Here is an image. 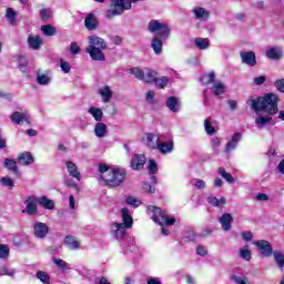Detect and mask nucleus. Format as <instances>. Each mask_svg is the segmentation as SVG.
<instances>
[{
	"instance_id": "obj_1",
	"label": "nucleus",
	"mask_w": 284,
	"mask_h": 284,
	"mask_svg": "<svg viewBox=\"0 0 284 284\" xmlns=\"http://www.w3.org/2000/svg\"><path fill=\"white\" fill-rule=\"evenodd\" d=\"M247 104L254 112H267L274 115L278 112V95L267 93L264 97H251Z\"/></svg>"
},
{
	"instance_id": "obj_2",
	"label": "nucleus",
	"mask_w": 284,
	"mask_h": 284,
	"mask_svg": "<svg viewBox=\"0 0 284 284\" xmlns=\"http://www.w3.org/2000/svg\"><path fill=\"white\" fill-rule=\"evenodd\" d=\"M100 179L103 181L104 185H110L111 187L119 186L123 181H125V170L124 169H112L106 164L99 165Z\"/></svg>"
},
{
	"instance_id": "obj_3",
	"label": "nucleus",
	"mask_w": 284,
	"mask_h": 284,
	"mask_svg": "<svg viewBox=\"0 0 284 284\" xmlns=\"http://www.w3.org/2000/svg\"><path fill=\"white\" fill-rule=\"evenodd\" d=\"M104 50H108V42H105L103 38L94 34L88 38L85 52L92 61H105Z\"/></svg>"
},
{
	"instance_id": "obj_4",
	"label": "nucleus",
	"mask_w": 284,
	"mask_h": 284,
	"mask_svg": "<svg viewBox=\"0 0 284 284\" xmlns=\"http://www.w3.org/2000/svg\"><path fill=\"white\" fill-rule=\"evenodd\" d=\"M146 214L151 216L154 223L158 225H174L176 220L174 217H170L166 211H162L161 207L149 205L146 207Z\"/></svg>"
},
{
	"instance_id": "obj_5",
	"label": "nucleus",
	"mask_w": 284,
	"mask_h": 284,
	"mask_svg": "<svg viewBox=\"0 0 284 284\" xmlns=\"http://www.w3.org/2000/svg\"><path fill=\"white\" fill-rule=\"evenodd\" d=\"M148 30L154 37H158L163 40H168L170 34H172V27L168 22L161 20H151L148 23Z\"/></svg>"
},
{
	"instance_id": "obj_6",
	"label": "nucleus",
	"mask_w": 284,
	"mask_h": 284,
	"mask_svg": "<svg viewBox=\"0 0 284 284\" xmlns=\"http://www.w3.org/2000/svg\"><path fill=\"white\" fill-rule=\"evenodd\" d=\"M132 4L130 0H111L110 9L105 11L106 19H114V17H121L125 10H130Z\"/></svg>"
},
{
	"instance_id": "obj_7",
	"label": "nucleus",
	"mask_w": 284,
	"mask_h": 284,
	"mask_svg": "<svg viewBox=\"0 0 284 284\" xmlns=\"http://www.w3.org/2000/svg\"><path fill=\"white\" fill-rule=\"evenodd\" d=\"M131 74H134L139 81H144V83H154L156 81V71L152 69L141 70L139 68L131 69Z\"/></svg>"
},
{
	"instance_id": "obj_8",
	"label": "nucleus",
	"mask_w": 284,
	"mask_h": 284,
	"mask_svg": "<svg viewBox=\"0 0 284 284\" xmlns=\"http://www.w3.org/2000/svg\"><path fill=\"white\" fill-rule=\"evenodd\" d=\"M26 209L22 211L23 214H28V216H37L39 214V201L38 196L30 195L24 200Z\"/></svg>"
},
{
	"instance_id": "obj_9",
	"label": "nucleus",
	"mask_w": 284,
	"mask_h": 284,
	"mask_svg": "<svg viewBox=\"0 0 284 284\" xmlns=\"http://www.w3.org/2000/svg\"><path fill=\"white\" fill-rule=\"evenodd\" d=\"M128 230H129L128 226L123 223H116V222L111 223V235L116 241H121L122 239H125V236L128 235Z\"/></svg>"
},
{
	"instance_id": "obj_10",
	"label": "nucleus",
	"mask_w": 284,
	"mask_h": 284,
	"mask_svg": "<svg viewBox=\"0 0 284 284\" xmlns=\"http://www.w3.org/2000/svg\"><path fill=\"white\" fill-rule=\"evenodd\" d=\"M161 139L162 136L159 133H146L143 138V143L146 148H150V150H156Z\"/></svg>"
},
{
	"instance_id": "obj_11",
	"label": "nucleus",
	"mask_w": 284,
	"mask_h": 284,
	"mask_svg": "<svg viewBox=\"0 0 284 284\" xmlns=\"http://www.w3.org/2000/svg\"><path fill=\"white\" fill-rule=\"evenodd\" d=\"M160 154H172L174 152V140L169 139L163 141V138H161L156 149Z\"/></svg>"
},
{
	"instance_id": "obj_12",
	"label": "nucleus",
	"mask_w": 284,
	"mask_h": 284,
	"mask_svg": "<svg viewBox=\"0 0 284 284\" xmlns=\"http://www.w3.org/2000/svg\"><path fill=\"white\" fill-rule=\"evenodd\" d=\"M48 232H50V227L48 224L43 222H36L33 225V234L37 239H45L48 236Z\"/></svg>"
},
{
	"instance_id": "obj_13",
	"label": "nucleus",
	"mask_w": 284,
	"mask_h": 284,
	"mask_svg": "<svg viewBox=\"0 0 284 284\" xmlns=\"http://www.w3.org/2000/svg\"><path fill=\"white\" fill-rule=\"evenodd\" d=\"M240 57L244 65H248V68L256 65V53L254 51H242Z\"/></svg>"
},
{
	"instance_id": "obj_14",
	"label": "nucleus",
	"mask_w": 284,
	"mask_h": 284,
	"mask_svg": "<svg viewBox=\"0 0 284 284\" xmlns=\"http://www.w3.org/2000/svg\"><path fill=\"white\" fill-rule=\"evenodd\" d=\"M148 159L143 154H134L131 159V168L132 170H143Z\"/></svg>"
},
{
	"instance_id": "obj_15",
	"label": "nucleus",
	"mask_w": 284,
	"mask_h": 284,
	"mask_svg": "<svg viewBox=\"0 0 284 284\" xmlns=\"http://www.w3.org/2000/svg\"><path fill=\"white\" fill-rule=\"evenodd\" d=\"M256 245L257 250L261 251L263 256L270 257L272 256V244L265 240H260L254 243Z\"/></svg>"
},
{
	"instance_id": "obj_16",
	"label": "nucleus",
	"mask_w": 284,
	"mask_h": 284,
	"mask_svg": "<svg viewBox=\"0 0 284 284\" xmlns=\"http://www.w3.org/2000/svg\"><path fill=\"white\" fill-rule=\"evenodd\" d=\"M120 214L122 216V224L128 229H132V225H134V219H132V212H130V209L125 206L122 207Z\"/></svg>"
},
{
	"instance_id": "obj_17",
	"label": "nucleus",
	"mask_w": 284,
	"mask_h": 284,
	"mask_svg": "<svg viewBox=\"0 0 284 284\" xmlns=\"http://www.w3.org/2000/svg\"><path fill=\"white\" fill-rule=\"evenodd\" d=\"M166 108L170 110V112H173V114H176L181 111V100L176 97H170L166 99Z\"/></svg>"
},
{
	"instance_id": "obj_18",
	"label": "nucleus",
	"mask_w": 284,
	"mask_h": 284,
	"mask_svg": "<svg viewBox=\"0 0 284 284\" xmlns=\"http://www.w3.org/2000/svg\"><path fill=\"white\" fill-rule=\"evenodd\" d=\"M234 221V217L230 213H224L220 217V224L224 232H230L232 230V223Z\"/></svg>"
},
{
	"instance_id": "obj_19",
	"label": "nucleus",
	"mask_w": 284,
	"mask_h": 284,
	"mask_svg": "<svg viewBox=\"0 0 284 284\" xmlns=\"http://www.w3.org/2000/svg\"><path fill=\"white\" fill-rule=\"evenodd\" d=\"M11 121L21 125L22 123H30V114L26 112H13L11 115Z\"/></svg>"
},
{
	"instance_id": "obj_20",
	"label": "nucleus",
	"mask_w": 284,
	"mask_h": 284,
	"mask_svg": "<svg viewBox=\"0 0 284 284\" xmlns=\"http://www.w3.org/2000/svg\"><path fill=\"white\" fill-rule=\"evenodd\" d=\"M99 94L102 99L103 103H110L112 101V97H114V92L110 85H104L99 89Z\"/></svg>"
},
{
	"instance_id": "obj_21",
	"label": "nucleus",
	"mask_w": 284,
	"mask_h": 284,
	"mask_svg": "<svg viewBox=\"0 0 284 284\" xmlns=\"http://www.w3.org/2000/svg\"><path fill=\"white\" fill-rule=\"evenodd\" d=\"M27 41L31 50H41V45H43V38L40 36L30 34Z\"/></svg>"
},
{
	"instance_id": "obj_22",
	"label": "nucleus",
	"mask_w": 284,
	"mask_h": 284,
	"mask_svg": "<svg viewBox=\"0 0 284 284\" xmlns=\"http://www.w3.org/2000/svg\"><path fill=\"white\" fill-rule=\"evenodd\" d=\"M192 12L197 21H206V19H210V11H207L205 8L195 7L193 8Z\"/></svg>"
},
{
	"instance_id": "obj_23",
	"label": "nucleus",
	"mask_w": 284,
	"mask_h": 284,
	"mask_svg": "<svg viewBox=\"0 0 284 284\" xmlns=\"http://www.w3.org/2000/svg\"><path fill=\"white\" fill-rule=\"evenodd\" d=\"M67 171L72 176V179H75L77 181H81V172H79V168H77V164L72 161H67Z\"/></svg>"
},
{
	"instance_id": "obj_24",
	"label": "nucleus",
	"mask_w": 284,
	"mask_h": 284,
	"mask_svg": "<svg viewBox=\"0 0 284 284\" xmlns=\"http://www.w3.org/2000/svg\"><path fill=\"white\" fill-rule=\"evenodd\" d=\"M241 141V133H234L232 139L226 143L225 152H234Z\"/></svg>"
},
{
	"instance_id": "obj_25",
	"label": "nucleus",
	"mask_w": 284,
	"mask_h": 284,
	"mask_svg": "<svg viewBox=\"0 0 284 284\" xmlns=\"http://www.w3.org/2000/svg\"><path fill=\"white\" fill-rule=\"evenodd\" d=\"M94 134L98 139H103L108 136V124L103 122H98L94 125Z\"/></svg>"
},
{
	"instance_id": "obj_26",
	"label": "nucleus",
	"mask_w": 284,
	"mask_h": 284,
	"mask_svg": "<svg viewBox=\"0 0 284 284\" xmlns=\"http://www.w3.org/2000/svg\"><path fill=\"white\" fill-rule=\"evenodd\" d=\"M18 163H20V165H32V163H34V156H32L30 152L21 153L18 156Z\"/></svg>"
},
{
	"instance_id": "obj_27",
	"label": "nucleus",
	"mask_w": 284,
	"mask_h": 284,
	"mask_svg": "<svg viewBox=\"0 0 284 284\" xmlns=\"http://www.w3.org/2000/svg\"><path fill=\"white\" fill-rule=\"evenodd\" d=\"M64 245H67L69 250H79V247H81V242L78 241L75 236L68 235L64 239Z\"/></svg>"
},
{
	"instance_id": "obj_28",
	"label": "nucleus",
	"mask_w": 284,
	"mask_h": 284,
	"mask_svg": "<svg viewBox=\"0 0 284 284\" xmlns=\"http://www.w3.org/2000/svg\"><path fill=\"white\" fill-rule=\"evenodd\" d=\"M163 39L159 37H154L151 41V48L154 54H161L163 52Z\"/></svg>"
},
{
	"instance_id": "obj_29",
	"label": "nucleus",
	"mask_w": 284,
	"mask_h": 284,
	"mask_svg": "<svg viewBox=\"0 0 284 284\" xmlns=\"http://www.w3.org/2000/svg\"><path fill=\"white\" fill-rule=\"evenodd\" d=\"M38 205L43 207L44 210H54L55 204L52 200L48 199V196L42 195L38 197Z\"/></svg>"
},
{
	"instance_id": "obj_30",
	"label": "nucleus",
	"mask_w": 284,
	"mask_h": 284,
	"mask_svg": "<svg viewBox=\"0 0 284 284\" xmlns=\"http://www.w3.org/2000/svg\"><path fill=\"white\" fill-rule=\"evenodd\" d=\"M88 114H90L97 123L103 121V110L101 108L90 106Z\"/></svg>"
},
{
	"instance_id": "obj_31",
	"label": "nucleus",
	"mask_w": 284,
	"mask_h": 284,
	"mask_svg": "<svg viewBox=\"0 0 284 284\" xmlns=\"http://www.w3.org/2000/svg\"><path fill=\"white\" fill-rule=\"evenodd\" d=\"M266 57L272 61H278L283 57V51L280 48H271L266 50Z\"/></svg>"
},
{
	"instance_id": "obj_32",
	"label": "nucleus",
	"mask_w": 284,
	"mask_h": 284,
	"mask_svg": "<svg viewBox=\"0 0 284 284\" xmlns=\"http://www.w3.org/2000/svg\"><path fill=\"white\" fill-rule=\"evenodd\" d=\"M272 123V115H258L255 120L256 128L263 129L266 128V125H270Z\"/></svg>"
},
{
	"instance_id": "obj_33",
	"label": "nucleus",
	"mask_w": 284,
	"mask_h": 284,
	"mask_svg": "<svg viewBox=\"0 0 284 284\" xmlns=\"http://www.w3.org/2000/svg\"><path fill=\"white\" fill-rule=\"evenodd\" d=\"M214 123H216L214 121V119L212 118H206L204 121V130L206 132V134H209V136H212L213 134H216V129H214Z\"/></svg>"
},
{
	"instance_id": "obj_34",
	"label": "nucleus",
	"mask_w": 284,
	"mask_h": 284,
	"mask_svg": "<svg viewBox=\"0 0 284 284\" xmlns=\"http://www.w3.org/2000/svg\"><path fill=\"white\" fill-rule=\"evenodd\" d=\"M211 91L213 92V94H215V97H221V94H225V83L221 81L213 82Z\"/></svg>"
},
{
	"instance_id": "obj_35",
	"label": "nucleus",
	"mask_w": 284,
	"mask_h": 284,
	"mask_svg": "<svg viewBox=\"0 0 284 284\" xmlns=\"http://www.w3.org/2000/svg\"><path fill=\"white\" fill-rule=\"evenodd\" d=\"M193 43L197 50H207L210 48V39L207 38H195Z\"/></svg>"
},
{
	"instance_id": "obj_36",
	"label": "nucleus",
	"mask_w": 284,
	"mask_h": 284,
	"mask_svg": "<svg viewBox=\"0 0 284 284\" xmlns=\"http://www.w3.org/2000/svg\"><path fill=\"white\" fill-rule=\"evenodd\" d=\"M217 173L220 174V176H222V179H224V181H226V183H230V185H234L236 183V179L227 173V171H225V168H219Z\"/></svg>"
},
{
	"instance_id": "obj_37",
	"label": "nucleus",
	"mask_w": 284,
	"mask_h": 284,
	"mask_svg": "<svg viewBox=\"0 0 284 284\" xmlns=\"http://www.w3.org/2000/svg\"><path fill=\"white\" fill-rule=\"evenodd\" d=\"M84 26L88 30H97L98 21L94 14H88L84 20Z\"/></svg>"
},
{
	"instance_id": "obj_38",
	"label": "nucleus",
	"mask_w": 284,
	"mask_h": 284,
	"mask_svg": "<svg viewBox=\"0 0 284 284\" xmlns=\"http://www.w3.org/2000/svg\"><path fill=\"white\" fill-rule=\"evenodd\" d=\"M239 256L243 261H246V262L252 261V250H250V246L240 247Z\"/></svg>"
},
{
	"instance_id": "obj_39",
	"label": "nucleus",
	"mask_w": 284,
	"mask_h": 284,
	"mask_svg": "<svg viewBox=\"0 0 284 284\" xmlns=\"http://www.w3.org/2000/svg\"><path fill=\"white\" fill-rule=\"evenodd\" d=\"M207 203H210V205L213 207H223V205L226 203V200L225 197L217 199L216 196H209Z\"/></svg>"
},
{
	"instance_id": "obj_40",
	"label": "nucleus",
	"mask_w": 284,
	"mask_h": 284,
	"mask_svg": "<svg viewBox=\"0 0 284 284\" xmlns=\"http://www.w3.org/2000/svg\"><path fill=\"white\" fill-rule=\"evenodd\" d=\"M53 265H57L61 272H68V270H71L70 264L61 258L53 257Z\"/></svg>"
},
{
	"instance_id": "obj_41",
	"label": "nucleus",
	"mask_w": 284,
	"mask_h": 284,
	"mask_svg": "<svg viewBox=\"0 0 284 284\" xmlns=\"http://www.w3.org/2000/svg\"><path fill=\"white\" fill-rule=\"evenodd\" d=\"M4 168H7V170H10L11 172H13V174H19V168L17 166V161H14L12 159L4 160Z\"/></svg>"
},
{
	"instance_id": "obj_42",
	"label": "nucleus",
	"mask_w": 284,
	"mask_h": 284,
	"mask_svg": "<svg viewBox=\"0 0 284 284\" xmlns=\"http://www.w3.org/2000/svg\"><path fill=\"white\" fill-rule=\"evenodd\" d=\"M41 32L44 37H54V34H57V29L50 24H45L41 27Z\"/></svg>"
},
{
	"instance_id": "obj_43",
	"label": "nucleus",
	"mask_w": 284,
	"mask_h": 284,
	"mask_svg": "<svg viewBox=\"0 0 284 284\" xmlns=\"http://www.w3.org/2000/svg\"><path fill=\"white\" fill-rule=\"evenodd\" d=\"M125 203L126 205L136 209L140 207V205H142L143 202H141V200L135 196H128Z\"/></svg>"
},
{
	"instance_id": "obj_44",
	"label": "nucleus",
	"mask_w": 284,
	"mask_h": 284,
	"mask_svg": "<svg viewBox=\"0 0 284 284\" xmlns=\"http://www.w3.org/2000/svg\"><path fill=\"white\" fill-rule=\"evenodd\" d=\"M50 81H52V79L45 73L38 74L37 77V83H39V85H50Z\"/></svg>"
},
{
	"instance_id": "obj_45",
	"label": "nucleus",
	"mask_w": 284,
	"mask_h": 284,
	"mask_svg": "<svg viewBox=\"0 0 284 284\" xmlns=\"http://www.w3.org/2000/svg\"><path fill=\"white\" fill-rule=\"evenodd\" d=\"M274 261L277 264L278 267H284V254L278 251L273 252Z\"/></svg>"
},
{
	"instance_id": "obj_46",
	"label": "nucleus",
	"mask_w": 284,
	"mask_h": 284,
	"mask_svg": "<svg viewBox=\"0 0 284 284\" xmlns=\"http://www.w3.org/2000/svg\"><path fill=\"white\" fill-rule=\"evenodd\" d=\"M214 72H210L201 77L200 81L203 85H210V83H214Z\"/></svg>"
},
{
	"instance_id": "obj_47",
	"label": "nucleus",
	"mask_w": 284,
	"mask_h": 284,
	"mask_svg": "<svg viewBox=\"0 0 284 284\" xmlns=\"http://www.w3.org/2000/svg\"><path fill=\"white\" fill-rule=\"evenodd\" d=\"M0 183L1 185L8 187L9 190H12V187H14V180H12L10 176L1 178Z\"/></svg>"
},
{
	"instance_id": "obj_48",
	"label": "nucleus",
	"mask_w": 284,
	"mask_h": 284,
	"mask_svg": "<svg viewBox=\"0 0 284 284\" xmlns=\"http://www.w3.org/2000/svg\"><path fill=\"white\" fill-rule=\"evenodd\" d=\"M6 17L9 20V22L11 23V26H14V22L17 21V12L14 11V9L8 8Z\"/></svg>"
},
{
	"instance_id": "obj_49",
	"label": "nucleus",
	"mask_w": 284,
	"mask_h": 284,
	"mask_svg": "<svg viewBox=\"0 0 284 284\" xmlns=\"http://www.w3.org/2000/svg\"><path fill=\"white\" fill-rule=\"evenodd\" d=\"M17 274V270L10 268L8 266H2L0 268V276H14Z\"/></svg>"
},
{
	"instance_id": "obj_50",
	"label": "nucleus",
	"mask_w": 284,
	"mask_h": 284,
	"mask_svg": "<svg viewBox=\"0 0 284 284\" xmlns=\"http://www.w3.org/2000/svg\"><path fill=\"white\" fill-rule=\"evenodd\" d=\"M18 65L21 72H26L28 67V58H26V55H20L18 58Z\"/></svg>"
},
{
	"instance_id": "obj_51",
	"label": "nucleus",
	"mask_w": 284,
	"mask_h": 284,
	"mask_svg": "<svg viewBox=\"0 0 284 284\" xmlns=\"http://www.w3.org/2000/svg\"><path fill=\"white\" fill-rule=\"evenodd\" d=\"M40 18L42 21H50L52 19V9H42L40 11Z\"/></svg>"
},
{
	"instance_id": "obj_52",
	"label": "nucleus",
	"mask_w": 284,
	"mask_h": 284,
	"mask_svg": "<svg viewBox=\"0 0 284 284\" xmlns=\"http://www.w3.org/2000/svg\"><path fill=\"white\" fill-rule=\"evenodd\" d=\"M37 278H39V281H41V283H43V284H50V275H48L43 271H39L37 273Z\"/></svg>"
},
{
	"instance_id": "obj_53",
	"label": "nucleus",
	"mask_w": 284,
	"mask_h": 284,
	"mask_svg": "<svg viewBox=\"0 0 284 284\" xmlns=\"http://www.w3.org/2000/svg\"><path fill=\"white\" fill-rule=\"evenodd\" d=\"M153 83H155L158 88H165L168 83H170V80L166 77L155 78Z\"/></svg>"
},
{
	"instance_id": "obj_54",
	"label": "nucleus",
	"mask_w": 284,
	"mask_h": 284,
	"mask_svg": "<svg viewBox=\"0 0 284 284\" xmlns=\"http://www.w3.org/2000/svg\"><path fill=\"white\" fill-rule=\"evenodd\" d=\"M60 68L64 74L70 73V71L72 70V67L70 65V63L64 60H60Z\"/></svg>"
},
{
	"instance_id": "obj_55",
	"label": "nucleus",
	"mask_w": 284,
	"mask_h": 284,
	"mask_svg": "<svg viewBox=\"0 0 284 284\" xmlns=\"http://www.w3.org/2000/svg\"><path fill=\"white\" fill-rule=\"evenodd\" d=\"M8 256H10V248L8 245H0V258H8Z\"/></svg>"
},
{
	"instance_id": "obj_56",
	"label": "nucleus",
	"mask_w": 284,
	"mask_h": 284,
	"mask_svg": "<svg viewBox=\"0 0 284 284\" xmlns=\"http://www.w3.org/2000/svg\"><path fill=\"white\" fill-rule=\"evenodd\" d=\"M241 237L243 239V241H245L246 243H250V241H252V239H254V234H252L251 231H244L241 233Z\"/></svg>"
},
{
	"instance_id": "obj_57",
	"label": "nucleus",
	"mask_w": 284,
	"mask_h": 284,
	"mask_svg": "<svg viewBox=\"0 0 284 284\" xmlns=\"http://www.w3.org/2000/svg\"><path fill=\"white\" fill-rule=\"evenodd\" d=\"M158 170H159V168H158V165H156V161L150 160V161H149V172H150L151 174H156Z\"/></svg>"
},
{
	"instance_id": "obj_58",
	"label": "nucleus",
	"mask_w": 284,
	"mask_h": 284,
	"mask_svg": "<svg viewBox=\"0 0 284 284\" xmlns=\"http://www.w3.org/2000/svg\"><path fill=\"white\" fill-rule=\"evenodd\" d=\"M142 190H143V192H146V194H154V192H156V189H154V186L150 185V183H144L142 185Z\"/></svg>"
},
{
	"instance_id": "obj_59",
	"label": "nucleus",
	"mask_w": 284,
	"mask_h": 284,
	"mask_svg": "<svg viewBox=\"0 0 284 284\" xmlns=\"http://www.w3.org/2000/svg\"><path fill=\"white\" fill-rule=\"evenodd\" d=\"M275 88L278 92H281L282 94H284V79H277L275 81Z\"/></svg>"
},
{
	"instance_id": "obj_60",
	"label": "nucleus",
	"mask_w": 284,
	"mask_h": 284,
	"mask_svg": "<svg viewBox=\"0 0 284 284\" xmlns=\"http://www.w3.org/2000/svg\"><path fill=\"white\" fill-rule=\"evenodd\" d=\"M231 280L234 281V283H237V284H247L246 277H242V276H239V275H233L231 277Z\"/></svg>"
},
{
	"instance_id": "obj_61",
	"label": "nucleus",
	"mask_w": 284,
	"mask_h": 284,
	"mask_svg": "<svg viewBox=\"0 0 284 284\" xmlns=\"http://www.w3.org/2000/svg\"><path fill=\"white\" fill-rule=\"evenodd\" d=\"M196 255L197 256H207V248L203 245H199L196 247Z\"/></svg>"
},
{
	"instance_id": "obj_62",
	"label": "nucleus",
	"mask_w": 284,
	"mask_h": 284,
	"mask_svg": "<svg viewBox=\"0 0 284 284\" xmlns=\"http://www.w3.org/2000/svg\"><path fill=\"white\" fill-rule=\"evenodd\" d=\"M70 52H71V54H79V52H81V48L79 47V44L77 42L71 43Z\"/></svg>"
},
{
	"instance_id": "obj_63",
	"label": "nucleus",
	"mask_w": 284,
	"mask_h": 284,
	"mask_svg": "<svg viewBox=\"0 0 284 284\" xmlns=\"http://www.w3.org/2000/svg\"><path fill=\"white\" fill-rule=\"evenodd\" d=\"M266 80L267 78L265 75H260L257 78H254L253 82L255 85H263V83H265Z\"/></svg>"
},
{
	"instance_id": "obj_64",
	"label": "nucleus",
	"mask_w": 284,
	"mask_h": 284,
	"mask_svg": "<svg viewBox=\"0 0 284 284\" xmlns=\"http://www.w3.org/2000/svg\"><path fill=\"white\" fill-rule=\"evenodd\" d=\"M146 284H163L159 277H149Z\"/></svg>"
}]
</instances>
